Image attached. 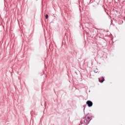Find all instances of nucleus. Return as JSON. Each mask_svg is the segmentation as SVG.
I'll return each instance as SVG.
<instances>
[{
    "instance_id": "nucleus-1",
    "label": "nucleus",
    "mask_w": 125,
    "mask_h": 125,
    "mask_svg": "<svg viewBox=\"0 0 125 125\" xmlns=\"http://www.w3.org/2000/svg\"><path fill=\"white\" fill-rule=\"evenodd\" d=\"M86 103L88 107H91V106H92V105H93V103H92V102H91L90 101H87Z\"/></svg>"
},
{
    "instance_id": "nucleus-2",
    "label": "nucleus",
    "mask_w": 125,
    "mask_h": 125,
    "mask_svg": "<svg viewBox=\"0 0 125 125\" xmlns=\"http://www.w3.org/2000/svg\"><path fill=\"white\" fill-rule=\"evenodd\" d=\"M99 81L100 82V83H103V82H104V81H105V79H104V77H102L101 78H99Z\"/></svg>"
},
{
    "instance_id": "nucleus-3",
    "label": "nucleus",
    "mask_w": 125,
    "mask_h": 125,
    "mask_svg": "<svg viewBox=\"0 0 125 125\" xmlns=\"http://www.w3.org/2000/svg\"><path fill=\"white\" fill-rule=\"evenodd\" d=\"M87 120H88V121H90V120H91V117H87Z\"/></svg>"
},
{
    "instance_id": "nucleus-4",
    "label": "nucleus",
    "mask_w": 125,
    "mask_h": 125,
    "mask_svg": "<svg viewBox=\"0 0 125 125\" xmlns=\"http://www.w3.org/2000/svg\"><path fill=\"white\" fill-rule=\"evenodd\" d=\"M47 18H48V15L46 14V15H45V19H47Z\"/></svg>"
}]
</instances>
